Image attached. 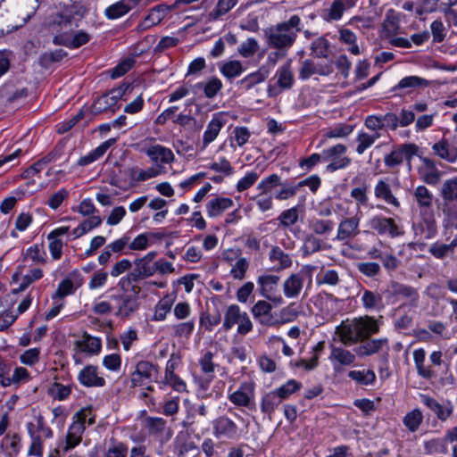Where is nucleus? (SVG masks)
Returning <instances> with one entry per match:
<instances>
[{
  "label": "nucleus",
  "mask_w": 457,
  "mask_h": 457,
  "mask_svg": "<svg viewBox=\"0 0 457 457\" xmlns=\"http://www.w3.org/2000/svg\"><path fill=\"white\" fill-rule=\"evenodd\" d=\"M355 4V0H335L330 7L327 10V21L339 20L346 7H352Z\"/></svg>",
  "instance_id": "obj_39"
},
{
  "label": "nucleus",
  "mask_w": 457,
  "mask_h": 457,
  "mask_svg": "<svg viewBox=\"0 0 457 457\" xmlns=\"http://www.w3.org/2000/svg\"><path fill=\"white\" fill-rule=\"evenodd\" d=\"M389 292L393 296H401L409 300L411 306H418L420 296L416 288L396 281H392L389 285Z\"/></svg>",
  "instance_id": "obj_19"
},
{
  "label": "nucleus",
  "mask_w": 457,
  "mask_h": 457,
  "mask_svg": "<svg viewBox=\"0 0 457 457\" xmlns=\"http://www.w3.org/2000/svg\"><path fill=\"white\" fill-rule=\"evenodd\" d=\"M376 198L383 200L386 204L400 208L401 204L398 199L393 195L390 185L384 179L378 181L374 187Z\"/></svg>",
  "instance_id": "obj_28"
},
{
  "label": "nucleus",
  "mask_w": 457,
  "mask_h": 457,
  "mask_svg": "<svg viewBox=\"0 0 457 457\" xmlns=\"http://www.w3.org/2000/svg\"><path fill=\"white\" fill-rule=\"evenodd\" d=\"M237 325V332L240 336H245L253 328V324L246 312H243L237 304L229 305L224 314L222 329L230 330Z\"/></svg>",
  "instance_id": "obj_2"
},
{
  "label": "nucleus",
  "mask_w": 457,
  "mask_h": 457,
  "mask_svg": "<svg viewBox=\"0 0 457 457\" xmlns=\"http://www.w3.org/2000/svg\"><path fill=\"white\" fill-rule=\"evenodd\" d=\"M357 333L358 331L354 320L351 321H343L340 326L337 328V334L339 336L340 341L345 345H351L360 342Z\"/></svg>",
  "instance_id": "obj_24"
},
{
  "label": "nucleus",
  "mask_w": 457,
  "mask_h": 457,
  "mask_svg": "<svg viewBox=\"0 0 457 457\" xmlns=\"http://www.w3.org/2000/svg\"><path fill=\"white\" fill-rule=\"evenodd\" d=\"M159 173L160 171L153 167L144 170L139 169L137 166H134L125 170V174L136 182H142L149 179L155 178Z\"/></svg>",
  "instance_id": "obj_42"
},
{
  "label": "nucleus",
  "mask_w": 457,
  "mask_h": 457,
  "mask_svg": "<svg viewBox=\"0 0 457 457\" xmlns=\"http://www.w3.org/2000/svg\"><path fill=\"white\" fill-rule=\"evenodd\" d=\"M413 196L420 208V212L432 211L433 194L423 185L418 186L413 190Z\"/></svg>",
  "instance_id": "obj_31"
},
{
  "label": "nucleus",
  "mask_w": 457,
  "mask_h": 457,
  "mask_svg": "<svg viewBox=\"0 0 457 457\" xmlns=\"http://www.w3.org/2000/svg\"><path fill=\"white\" fill-rule=\"evenodd\" d=\"M299 315V306L295 303H291L287 306L282 308L278 315L275 317V320H278V326L289 323L296 320V318Z\"/></svg>",
  "instance_id": "obj_50"
},
{
  "label": "nucleus",
  "mask_w": 457,
  "mask_h": 457,
  "mask_svg": "<svg viewBox=\"0 0 457 457\" xmlns=\"http://www.w3.org/2000/svg\"><path fill=\"white\" fill-rule=\"evenodd\" d=\"M221 321V314L220 312L216 313H209L204 312L200 315L199 324L200 327L204 328L206 331H212L213 328L219 325Z\"/></svg>",
  "instance_id": "obj_58"
},
{
  "label": "nucleus",
  "mask_w": 457,
  "mask_h": 457,
  "mask_svg": "<svg viewBox=\"0 0 457 457\" xmlns=\"http://www.w3.org/2000/svg\"><path fill=\"white\" fill-rule=\"evenodd\" d=\"M78 379L80 384L87 387H101L105 385L104 378L98 375L97 367L94 365H87L82 369Z\"/></svg>",
  "instance_id": "obj_20"
},
{
  "label": "nucleus",
  "mask_w": 457,
  "mask_h": 457,
  "mask_svg": "<svg viewBox=\"0 0 457 457\" xmlns=\"http://www.w3.org/2000/svg\"><path fill=\"white\" fill-rule=\"evenodd\" d=\"M119 108L120 105H116L107 94H103L95 100L90 107V112L92 115H97L108 111L115 112Z\"/></svg>",
  "instance_id": "obj_33"
},
{
  "label": "nucleus",
  "mask_w": 457,
  "mask_h": 457,
  "mask_svg": "<svg viewBox=\"0 0 457 457\" xmlns=\"http://www.w3.org/2000/svg\"><path fill=\"white\" fill-rule=\"evenodd\" d=\"M330 360L333 362L334 370L339 371L340 366H349L355 361V355L349 350L342 347L332 346Z\"/></svg>",
  "instance_id": "obj_27"
},
{
  "label": "nucleus",
  "mask_w": 457,
  "mask_h": 457,
  "mask_svg": "<svg viewBox=\"0 0 457 457\" xmlns=\"http://www.w3.org/2000/svg\"><path fill=\"white\" fill-rule=\"evenodd\" d=\"M137 294V292L134 294L123 293L111 296L112 300L116 303V316L128 318L138 309L139 303Z\"/></svg>",
  "instance_id": "obj_11"
},
{
  "label": "nucleus",
  "mask_w": 457,
  "mask_h": 457,
  "mask_svg": "<svg viewBox=\"0 0 457 457\" xmlns=\"http://www.w3.org/2000/svg\"><path fill=\"white\" fill-rule=\"evenodd\" d=\"M348 377L361 385L373 384L376 379L374 371L368 370H351Z\"/></svg>",
  "instance_id": "obj_62"
},
{
  "label": "nucleus",
  "mask_w": 457,
  "mask_h": 457,
  "mask_svg": "<svg viewBox=\"0 0 457 457\" xmlns=\"http://www.w3.org/2000/svg\"><path fill=\"white\" fill-rule=\"evenodd\" d=\"M442 212L445 216L446 225L457 228V204L443 202Z\"/></svg>",
  "instance_id": "obj_64"
},
{
  "label": "nucleus",
  "mask_w": 457,
  "mask_h": 457,
  "mask_svg": "<svg viewBox=\"0 0 457 457\" xmlns=\"http://www.w3.org/2000/svg\"><path fill=\"white\" fill-rule=\"evenodd\" d=\"M354 321L356 324L358 331L357 335L360 341H364L368 339L371 335L379 331V326L373 317L366 315L364 317L354 319Z\"/></svg>",
  "instance_id": "obj_23"
},
{
  "label": "nucleus",
  "mask_w": 457,
  "mask_h": 457,
  "mask_svg": "<svg viewBox=\"0 0 457 457\" xmlns=\"http://www.w3.org/2000/svg\"><path fill=\"white\" fill-rule=\"evenodd\" d=\"M361 218V212L359 209L354 216L344 218L338 224L337 240L347 242L356 237L360 234Z\"/></svg>",
  "instance_id": "obj_9"
},
{
  "label": "nucleus",
  "mask_w": 457,
  "mask_h": 457,
  "mask_svg": "<svg viewBox=\"0 0 457 457\" xmlns=\"http://www.w3.org/2000/svg\"><path fill=\"white\" fill-rule=\"evenodd\" d=\"M270 260L274 262H278V266L277 270H285L292 266V259L290 255L285 253L280 247L274 246L271 248L270 254Z\"/></svg>",
  "instance_id": "obj_49"
},
{
  "label": "nucleus",
  "mask_w": 457,
  "mask_h": 457,
  "mask_svg": "<svg viewBox=\"0 0 457 457\" xmlns=\"http://www.w3.org/2000/svg\"><path fill=\"white\" fill-rule=\"evenodd\" d=\"M223 125L224 122L221 119L218 115H214L204 133L202 149L206 148L207 145L216 139Z\"/></svg>",
  "instance_id": "obj_34"
},
{
  "label": "nucleus",
  "mask_w": 457,
  "mask_h": 457,
  "mask_svg": "<svg viewBox=\"0 0 457 457\" xmlns=\"http://www.w3.org/2000/svg\"><path fill=\"white\" fill-rule=\"evenodd\" d=\"M363 343L354 349L359 356H369L378 353L387 344L386 338L364 340Z\"/></svg>",
  "instance_id": "obj_36"
},
{
  "label": "nucleus",
  "mask_w": 457,
  "mask_h": 457,
  "mask_svg": "<svg viewBox=\"0 0 457 457\" xmlns=\"http://www.w3.org/2000/svg\"><path fill=\"white\" fill-rule=\"evenodd\" d=\"M420 400L421 403L431 410L441 421H445L453 415V404L449 401L441 404L435 398L428 395H421Z\"/></svg>",
  "instance_id": "obj_16"
},
{
  "label": "nucleus",
  "mask_w": 457,
  "mask_h": 457,
  "mask_svg": "<svg viewBox=\"0 0 457 457\" xmlns=\"http://www.w3.org/2000/svg\"><path fill=\"white\" fill-rule=\"evenodd\" d=\"M432 150L434 154L448 162H454L457 160V146L445 138L434 144Z\"/></svg>",
  "instance_id": "obj_26"
},
{
  "label": "nucleus",
  "mask_w": 457,
  "mask_h": 457,
  "mask_svg": "<svg viewBox=\"0 0 457 457\" xmlns=\"http://www.w3.org/2000/svg\"><path fill=\"white\" fill-rule=\"evenodd\" d=\"M420 220L412 224V229L416 237L429 240L437 234V225L433 211L420 212Z\"/></svg>",
  "instance_id": "obj_7"
},
{
  "label": "nucleus",
  "mask_w": 457,
  "mask_h": 457,
  "mask_svg": "<svg viewBox=\"0 0 457 457\" xmlns=\"http://www.w3.org/2000/svg\"><path fill=\"white\" fill-rule=\"evenodd\" d=\"M429 84L428 80L421 77L407 76L403 78L392 90L401 94H411L415 88H425Z\"/></svg>",
  "instance_id": "obj_21"
},
{
  "label": "nucleus",
  "mask_w": 457,
  "mask_h": 457,
  "mask_svg": "<svg viewBox=\"0 0 457 457\" xmlns=\"http://www.w3.org/2000/svg\"><path fill=\"white\" fill-rule=\"evenodd\" d=\"M134 263L136 267L128 274L127 280L139 281L156 273L155 262H148L139 258Z\"/></svg>",
  "instance_id": "obj_22"
},
{
  "label": "nucleus",
  "mask_w": 457,
  "mask_h": 457,
  "mask_svg": "<svg viewBox=\"0 0 457 457\" xmlns=\"http://www.w3.org/2000/svg\"><path fill=\"white\" fill-rule=\"evenodd\" d=\"M130 9L131 6L129 0H120L107 7L104 14L108 19L114 20L125 15L130 11Z\"/></svg>",
  "instance_id": "obj_46"
},
{
  "label": "nucleus",
  "mask_w": 457,
  "mask_h": 457,
  "mask_svg": "<svg viewBox=\"0 0 457 457\" xmlns=\"http://www.w3.org/2000/svg\"><path fill=\"white\" fill-rule=\"evenodd\" d=\"M116 142V138H110L105 142L102 143L95 150L90 152L88 154L82 156L79 159L78 164L79 166H87L95 161L102 157L105 152Z\"/></svg>",
  "instance_id": "obj_35"
},
{
  "label": "nucleus",
  "mask_w": 457,
  "mask_h": 457,
  "mask_svg": "<svg viewBox=\"0 0 457 457\" xmlns=\"http://www.w3.org/2000/svg\"><path fill=\"white\" fill-rule=\"evenodd\" d=\"M355 267L359 273L372 279H377L382 272L380 264L376 262H359Z\"/></svg>",
  "instance_id": "obj_45"
},
{
  "label": "nucleus",
  "mask_w": 457,
  "mask_h": 457,
  "mask_svg": "<svg viewBox=\"0 0 457 457\" xmlns=\"http://www.w3.org/2000/svg\"><path fill=\"white\" fill-rule=\"evenodd\" d=\"M370 228L375 230L378 235H387L395 238L403 235L402 228L395 222L393 218L376 215L370 220Z\"/></svg>",
  "instance_id": "obj_10"
},
{
  "label": "nucleus",
  "mask_w": 457,
  "mask_h": 457,
  "mask_svg": "<svg viewBox=\"0 0 457 457\" xmlns=\"http://www.w3.org/2000/svg\"><path fill=\"white\" fill-rule=\"evenodd\" d=\"M243 71L242 63L239 61H229L223 63L220 67L221 74L228 79L239 76Z\"/></svg>",
  "instance_id": "obj_59"
},
{
  "label": "nucleus",
  "mask_w": 457,
  "mask_h": 457,
  "mask_svg": "<svg viewBox=\"0 0 457 457\" xmlns=\"http://www.w3.org/2000/svg\"><path fill=\"white\" fill-rule=\"evenodd\" d=\"M233 204V200L228 197L213 198L206 204L207 214L211 218L217 217L232 207Z\"/></svg>",
  "instance_id": "obj_32"
},
{
  "label": "nucleus",
  "mask_w": 457,
  "mask_h": 457,
  "mask_svg": "<svg viewBox=\"0 0 457 457\" xmlns=\"http://www.w3.org/2000/svg\"><path fill=\"white\" fill-rule=\"evenodd\" d=\"M91 415V407H86L79 411L73 416V423L70 426L69 430L76 436H81L85 430V423L87 416Z\"/></svg>",
  "instance_id": "obj_41"
},
{
  "label": "nucleus",
  "mask_w": 457,
  "mask_h": 457,
  "mask_svg": "<svg viewBox=\"0 0 457 457\" xmlns=\"http://www.w3.org/2000/svg\"><path fill=\"white\" fill-rule=\"evenodd\" d=\"M329 42L324 37L315 39L311 45V54L316 58L328 57Z\"/></svg>",
  "instance_id": "obj_55"
},
{
  "label": "nucleus",
  "mask_w": 457,
  "mask_h": 457,
  "mask_svg": "<svg viewBox=\"0 0 457 457\" xmlns=\"http://www.w3.org/2000/svg\"><path fill=\"white\" fill-rule=\"evenodd\" d=\"M28 434L31 444L28 450L29 456L42 457L43 455V436L37 433L36 425L33 422L27 423Z\"/></svg>",
  "instance_id": "obj_30"
},
{
  "label": "nucleus",
  "mask_w": 457,
  "mask_h": 457,
  "mask_svg": "<svg viewBox=\"0 0 457 457\" xmlns=\"http://www.w3.org/2000/svg\"><path fill=\"white\" fill-rule=\"evenodd\" d=\"M213 434L217 438L235 440L240 436L237 425L228 417L222 415L212 421Z\"/></svg>",
  "instance_id": "obj_12"
},
{
  "label": "nucleus",
  "mask_w": 457,
  "mask_h": 457,
  "mask_svg": "<svg viewBox=\"0 0 457 457\" xmlns=\"http://www.w3.org/2000/svg\"><path fill=\"white\" fill-rule=\"evenodd\" d=\"M419 146L413 143L401 144L394 147V149L384 156L385 166L390 170H394L403 163L405 161L409 167L413 156L417 155Z\"/></svg>",
  "instance_id": "obj_4"
},
{
  "label": "nucleus",
  "mask_w": 457,
  "mask_h": 457,
  "mask_svg": "<svg viewBox=\"0 0 457 457\" xmlns=\"http://www.w3.org/2000/svg\"><path fill=\"white\" fill-rule=\"evenodd\" d=\"M46 255L43 245H35L26 250L24 260H30L35 264H44L46 263Z\"/></svg>",
  "instance_id": "obj_56"
},
{
  "label": "nucleus",
  "mask_w": 457,
  "mask_h": 457,
  "mask_svg": "<svg viewBox=\"0 0 457 457\" xmlns=\"http://www.w3.org/2000/svg\"><path fill=\"white\" fill-rule=\"evenodd\" d=\"M422 166L419 168V174L423 182L428 185L436 186L441 181L442 171H440L436 162L428 158L421 157Z\"/></svg>",
  "instance_id": "obj_17"
},
{
  "label": "nucleus",
  "mask_w": 457,
  "mask_h": 457,
  "mask_svg": "<svg viewBox=\"0 0 457 457\" xmlns=\"http://www.w3.org/2000/svg\"><path fill=\"white\" fill-rule=\"evenodd\" d=\"M83 16V12L80 8L75 5L65 6L59 12L52 16L48 26L53 30L61 32L64 29H71L73 22L77 20V17L80 19Z\"/></svg>",
  "instance_id": "obj_5"
},
{
  "label": "nucleus",
  "mask_w": 457,
  "mask_h": 457,
  "mask_svg": "<svg viewBox=\"0 0 457 457\" xmlns=\"http://www.w3.org/2000/svg\"><path fill=\"white\" fill-rule=\"evenodd\" d=\"M302 386V384L295 379L288 380L286 384L282 385L280 387L273 390L280 400L283 402L287 399L292 394L298 391Z\"/></svg>",
  "instance_id": "obj_61"
},
{
  "label": "nucleus",
  "mask_w": 457,
  "mask_h": 457,
  "mask_svg": "<svg viewBox=\"0 0 457 457\" xmlns=\"http://www.w3.org/2000/svg\"><path fill=\"white\" fill-rule=\"evenodd\" d=\"M195 87L197 88L203 89L204 96L207 98H213L217 95V93L221 89L222 82L220 79L212 77L206 83H197Z\"/></svg>",
  "instance_id": "obj_54"
},
{
  "label": "nucleus",
  "mask_w": 457,
  "mask_h": 457,
  "mask_svg": "<svg viewBox=\"0 0 457 457\" xmlns=\"http://www.w3.org/2000/svg\"><path fill=\"white\" fill-rule=\"evenodd\" d=\"M310 228L314 234L323 236L329 234L334 228V222L330 220L316 219L311 221Z\"/></svg>",
  "instance_id": "obj_60"
},
{
  "label": "nucleus",
  "mask_w": 457,
  "mask_h": 457,
  "mask_svg": "<svg viewBox=\"0 0 457 457\" xmlns=\"http://www.w3.org/2000/svg\"><path fill=\"white\" fill-rule=\"evenodd\" d=\"M159 378L158 366L148 361H140L137 363L135 370L131 373V386H145L148 391H153L154 386L151 385L157 382Z\"/></svg>",
  "instance_id": "obj_3"
},
{
  "label": "nucleus",
  "mask_w": 457,
  "mask_h": 457,
  "mask_svg": "<svg viewBox=\"0 0 457 457\" xmlns=\"http://www.w3.org/2000/svg\"><path fill=\"white\" fill-rule=\"evenodd\" d=\"M238 0H218L215 8L210 12L212 20H218L227 14L237 4Z\"/></svg>",
  "instance_id": "obj_57"
},
{
  "label": "nucleus",
  "mask_w": 457,
  "mask_h": 457,
  "mask_svg": "<svg viewBox=\"0 0 457 457\" xmlns=\"http://www.w3.org/2000/svg\"><path fill=\"white\" fill-rule=\"evenodd\" d=\"M195 320H190L185 322H179L170 327L171 335L174 337H184L188 339L195 329Z\"/></svg>",
  "instance_id": "obj_51"
},
{
  "label": "nucleus",
  "mask_w": 457,
  "mask_h": 457,
  "mask_svg": "<svg viewBox=\"0 0 457 457\" xmlns=\"http://www.w3.org/2000/svg\"><path fill=\"white\" fill-rule=\"evenodd\" d=\"M77 345L81 351L90 354H98L102 348L101 339L87 333L83 334L82 339L78 341Z\"/></svg>",
  "instance_id": "obj_40"
},
{
  "label": "nucleus",
  "mask_w": 457,
  "mask_h": 457,
  "mask_svg": "<svg viewBox=\"0 0 457 457\" xmlns=\"http://www.w3.org/2000/svg\"><path fill=\"white\" fill-rule=\"evenodd\" d=\"M300 22L298 15H292L288 21L266 29L264 36L268 46L280 51L290 48L301 31Z\"/></svg>",
  "instance_id": "obj_1"
},
{
  "label": "nucleus",
  "mask_w": 457,
  "mask_h": 457,
  "mask_svg": "<svg viewBox=\"0 0 457 457\" xmlns=\"http://www.w3.org/2000/svg\"><path fill=\"white\" fill-rule=\"evenodd\" d=\"M282 401L274 391L269 392L262 398L261 410L263 413L268 414L270 418L271 414L280 405Z\"/></svg>",
  "instance_id": "obj_48"
},
{
  "label": "nucleus",
  "mask_w": 457,
  "mask_h": 457,
  "mask_svg": "<svg viewBox=\"0 0 457 457\" xmlns=\"http://www.w3.org/2000/svg\"><path fill=\"white\" fill-rule=\"evenodd\" d=\"M321 250V240L313 234H308L303 239L302 251L304 255H311Z\"/></svg>",
  "instance_id": "obj_63"
},
{
  "label": "nucleus",
  "mask_w": 457,
  "mask_h": 457,
  "mask_svg": "<svg viewBox=\"0 0 457 457\" xmlns=\"http://www.w3.org/2000/svg\"><path fill=\"white\" fill-rule=\"evenodd\" d=\"M279 280V276L271 274L259 276L257 279L260 295L276 304L283 303L282 296L277 294Z\"/></svg>",
  "instance_id": "obj_8"
},
{
  "label": "nucleus",
  "mask_w": 457,
  "mask_h": 457,
  "mask_svg": "<svg viewBox=\"0 0 457 457\" xmlns=\"http://www.w3.org/2000/svg\"><path fill=\"white\" fill-rule=\"evenodd\" d=\"M443 202L457 204V178L445 180L440 189Z\"/></svg>",
  "instance_id": "obj_47"
},
{
  "label": "nucleus",
  "mask_w": 457,
  "mask_h": 457,
  "mask_svg": "<svg viewBox=\"0 0 457 457\" xmlns=\"http://www.w3.org/2000/svg\"><path fill=\"white\" fill-rule=\"evenodd\" d=\"M333 64L332 60L325 63H315L312 60L306 59L302 62V66L299 70V79L306 80L312 75L328 76L334 71Z\"/></svg>",
  "instance_id": "obj_13"
},
{
  "label": "nucleus",
  "mask_w": 457,
  "mask_h": 457,
  "mask_svg": "<svg viewBox=\"0 0 457 457\" xmlns=\"http://www.w3.org/2000/svg\"><path fill=\"white\" fill-rule=\"evenodd\" d=\"M174 448L178 457H189L198 452L193 436L188 431H180L175 437Z\"/></svg>",
  "instance_id": "obj_14"
},
{
  "label": "nucleus",
  "mask_w": 457,
  "mask_h": 457,
  "mask_svg": "<svg viewBox=\"0 0 457 457\" xmlns=\"http://www.w3.org/2000/svg\"><path fill=\"white\" fill-rule=\"evenodd\" d=\"M277 84L282 90L290 89L295 82L290 61L284 63L276 73Z\"/></svg>",
  "instance_id": "obj_38"
},
{
  "label": "nucleus",
  "mask_w": 457,
  "mask_h": 457,
  "mask_svg": "<svg viewBox=\"0 0 457 457\" xmlns=\"http://www.w3.org/2000/svg\"><path fill=\"white\" fill-rule=\"evenodd\" d=\"M457 247V237L453 238L450 244H443L436 242L432 244L428 248V253L435 258L444 260L445 258L451 256L454 253V249Z\"/></svg>",
  "instance_id": "obj_37"
},
{
  "label": "nucleus",
  "mask_w": 457,
  "mask_h": 457,
  "mask_svg": "<svg viewBox=\"0 0 457 457\" xmlns=\"http://www.w3.org/2000/svg\"><path fill=\"white\" fill-rule=\"evenodd\" d=\"M145 154L154 162L170 163L174 160L172 151L161 145H151L145 150Z\"/></svg>",
  "instance_id": "obj_29"
},
{
  "label": "nucleus",
  "mask_w": 457,
  "mask_h": 457,
  "mask_svg": "<svg viewBox=\"0 0 457 457\" xmlns=\"http://www.w3.org/2000/svg\"><path fill=\"white\" fill-rule=\"evenodd\" d=\"M304 277L300 273L291 274L283 283V293L287 298L299 296L303 287Z\"/></svg>",
  "instance_id": "obj_25"
},
{
  "label": "nucleus",
  "mask_w": 457,
  "mask_h": 457,
  "mask_svg": "<svg viewBox=\"0 0 457 457\" xmlns=\"http://www.w3.org/2000/svg\"><path fill=\"white\" fill-rule=\"evenodd\" d=\"M272 306L264 300H259L251 309L254 319L262 326L278 327V320L271 312Z\"/></svg>",
  "instance_id": "obj_15"
},
{
  "label": "nucleus",
  "mask_w": 457,
  "mask_h": 457,
  "mask_svg": "<svg viewBox=\"0 0 457 457\" xmlns=\"http://www.w3.org/2000/svg\"><path fill=\"white\" fill-rule=\"evenodd\" d=\"M361 303L366 310H381L384 307L382 295L379 293L367 289L362 293Z\"/></svg>",
  "instance_id": "obj_44"
},
{
  "label": "nucleus",
  "mask_w": 457,
  "mask_h": 457,
  "mask_svg": "<svg viewBox=\"0 0 457 457\" xmlns=\"http://www.w3.org/2000/svg\"><path fill=\"white\" fill-rule=\"evenodd\" d=\"M254 397V385L251 382L242 383L237 390L228 395V400L239 407H249Z\"/></svg>",
  "instance_id": "obj_18"
},
{
  "label": "nucleus",
  "mask_w": 457,
  "mask_h": 457,
  "mask_svg": "<svg viewBox=\"0 0 457 457\" xmlns=\"http://www.w3.org/2000/svg\"><path fill=\"white\" fill-rule=\"evenodd\" d=\"M269 76V71L264 66H262L257 71L253 72L243 79L238 81V84L243 86L245 90H250L253 86L263 82Z\"/></svg>",
  "instance_id": "obj_43"
},
{
  "label": "nucleus",
  "mask_w": 457,
  "mask_h": 457,
  "mask_svg": "<svg viewBox=\"0 0 457 457\" xmlns=\"http://www.w3.org/2000/svg\"><path fill=\"white\" fill-rule=\"evenodd\" d=\"M423 420V415L420 410L414 409L408 412L403 419V425L410 432H416Z\"/></svg>",
  "instance_id": "obj_53"
},
{
  "label": "nucleus",
  "mask_w": 457,
  "mask_h": 457,
  "mask_svg": "<svg viewBox=\"0 0 457 457\" xmlns=\"http://www.w3.org/2000/svg\"><path fill=\"white\" fill-rule=\"evenodd\" d=\"M1 447L7 452L9 456H15L21 449V437L18 434L6 435L1 443Z\"/></svg>",
  "instance_id": "obj_52"
},
{
  "label": "nucleus",
  "mask_w": 457,
  "mask_h": 457,
  "mask_svg": "<svg viewBox=\"0 0 457 457\" xmlns=\"http://www.w3.org/2000/svg\"><path fill=\"white\" fill-rule=\"evenodd\" d=\"M346 146L337 144L323 150V162H329L327 170L333 172L346 168L351 163V159L345 156Z\"/></svg>",
  "instance_id": "obj_6"
}]
</instances>
